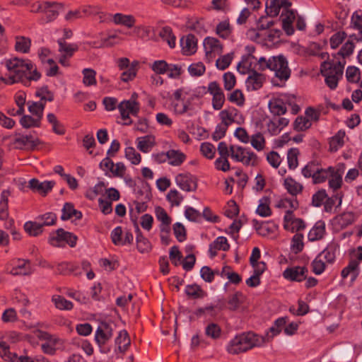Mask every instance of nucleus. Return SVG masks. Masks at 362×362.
Masks as SVG:
<instances>
[{
    "instance_id": "obj_59",
    "label": "nucleus",
    "mask_w": 362,
    "mask_h": 362,
    "mask_svg": "<svg viewBox=\"0 0 362 362\" xmlns=\"http://www.w3.org/2000/svg\"><path fill=\"white\" fill-rule=\"evenodd\" d=\"M354 47V43L351 40H348L343 45L340 50L337 52V54L340 55L343 58L349 57L353 54Z\"/></svg>"
},
{
    "instance_id": "obj_47",
    "label": "nucleus",
    "mask_w": 362,
    "mask_h": 362,
    "mask_svg": "<svg viewBox=\"0 0 362 362\" xmlns=\"http://www.w3.org/2000/svg\"><path fill=\"white\" fill-rule=\"evenodd\" d=\"M35 95L37 97L40 98V102H42V103H43V101H46V100L52 102L54 100V93L49 90L47 86H42L40 90H38L35 93Z\"/></svg>"
},
{
    "instance_id": "obj_58",
    "label": "nucleus",
    "mask_w": 362,
    "mask_h": 362,
    "mask_svg": "<svg viewBox=\"0 0 362 362\" xmlns=\"http://www.w3.org/2000/svg\"><path fill=\"white\" fill-rule=\"evenodd\" d=\"M167 199L171 203L172 206H180L183 197L176 189H170L166 196Z\"/></svg>"
},
{
    "instance_id": "obj_23",
    "label": "nucleus",
    "mask_w": 362,
    "mask_h": 362,
    "mask_svg": "<svg viewBox=\"0 0 362 362\" xmlns=\"http://www.w3.org/2000/svg\"><path fill=\"white\" fill-rule=\"evenodd\" d=\"M59 45V52H64L63 55L71 57L74 52L78 50V46L76 44H69L64 39L57 40Z\"/></svg>"
},
{
    "instance_id": "obj_50",
    "label": "nucleus",
    "mask_w": 362,
    "mask_h": 362,
    "mask_svg": "<svg viewBox=\"0 0 362 362\" xmlns=\"http://www.w3.org/2000/svg\"><path fill=\"white\" fill-rule=\"evenodd\" d=\"M251 144L257 151H262L265 146V139L263 135L258 132L252 135L251 138Z\"/></svg>"
},
{
    "instance_id": "obj_13",
    "label": "nucleus",
    "mask_w": 362,
    "mask_h": 362,
    "mask_svg": "<svg viewBox=\"0 0 362 362\" xmlns=\"http://www.w3.org/2000/svg\"><path fill=\"white\" fill-rule=\"evenodd\" d=\"M252 63L247 66V72L251 74L247 77L246 82L251 84L252 90H258L262 87L263 83L266 81L265 75L259 73L255 69H251Z\"/></svg>"
},
{
    "instance_id": "obj_21",
    "label": "nucleus",
    "mask_w": 362,
    "mask_h": 362,
    "mask_svg": "<svg viewBox=\"0 0 362 362\" xmlns=\"http://www.w3.org/2000/svg\"><path fill=\"white\" fill-rule=\"evenodd\" d=\"M269 108L270 112L276 116L284 115L287 108L282 99L276 98L271 100L269 103Z\"/></svg>"
},
{
    "instance_id": "obj_57",
    "label": "nucleus",
    "mask_w": 362,
    "mask_h": 362,
    "mask_svg": "<svg viewBox=\"0 0 362 362\" xmlns=\"http://www.w3.org/2000/svg\"><path fill=\"white\" fill-rule=\"evenodd\" d=\"M224 88L226 90H232L236 84V78L231 72H226L223 76Z\"/></svg>"
},
{
    "instance_id": "obj_38",
    "label": "nucleus",
    "mask_w": 362,
    "mask_h": 362,
    "mask_svg": "<svg viewBox=\"0 0 362 362\" xmlns=\"http://www.w3.org/2000/svg\"><path fill=\"white\" fill-rule=\"evenodd\" d=\"M216 33L220 37L226 39L231 33V28L228 21L220 22L216 28Z\"/></svg>"
},
{
    "instance_id": "obj_14",
    "label": "nucleus",
    "mask_w": 362,
    "mask_h": 362,
    "mask_svg": "<svg viewBox=\"0 0 362 362\" xmlns=\"http://www.w3.org/2000/svg\"><path fill=\"white\" fill-rule=\"evenodd\" d=\"M180 44L185 55H192L197 51V39L193 34H188L185 39L182 37L180 39Z\"/></svg>"
},
{
    "instance_id": "obj_40",
    "label": "nucleus",
    "mask_w": 362,
    "mask_h": 362,
    "mask_svg": "<svg viewBox=\"0 0 362 362\" xmlns=\"http://www.w3.org/2000/svg\"><path fill=\"white\" fill-rule=\"evenodd\" d=\"M233 57H234L233 52L221 56L216 62V67L218 69L222 70V71L226 69L230 66Z\"/></svg>"
},
{
    "instance_id": "obj_45",
    "label": "nucleus",
    "mask_w": 362,
    "mask_h": 362,
    "mask_svg": "<svg viewBox=\"0 0 362 362\" xmlns=\"http://www.w3.org/2000/svg\"><path fill=\"white\" fill-rule=\"evenodd\" d=\"M37 219L43 221L42 223H40L42 227L53 226L56 224L57 215L52 212H47L42 215L38 216Z\"/></svg>"
},
{
    "instance_id": "obj_29",
    "label": "nucleus",
    "mask_w": 362,
    "mask_h": 362,
    "mask_svg": "<svg viewBox=\"0 0 362 362\" xmlns=\"http://www.w3.org/2000/svg\"><path fill=\"white\" fill-rule=\"evenodd\" d=\"M159 36L167 42L170 47H175L176 37L170 26L163 27L159 33Z\"/></svg>"
},
{
    "instance_id": "obj_56",
    "label": "nucleus",
    "mask_w": 362,
    "mask_h": 362,
    "mask_svg": "<svg viewBox=\"0 0 362 362\" xmlns=\"http://www.w3.org/2000/svg\"><path fill=\"white\" fill-rule=\"evenodd\" d=\"M231 103H236L238 106H243L245 103V96L240 89L235 90L228 98Z\"/></svg>"
},
{
    "instance_id": "obj_6",
    "label": "nucleus",
    "mask_w": 362,
    "mask_h": 362,
    "mask_svg": "<svg viewBox=\"0 0 362 362\" xmlns=\"http://www.w3.org/2000/svg\"><path fill=\"white\" fill-rule=\"evenodd\" d=\"M113 336V329L111 325L105 321H101L95 334V341L100 348L104 346Z\"/></svg>"
},
{
    "instance_id": "obj_9",
    "label": "nucleus",
    "mask_w": 362,
    "mask_h": 362,
    "mask_svg": "<svg viewBox=\"0 0 362 362\" xmlns=\"http://www.w3.org/2000/svg\"><path fill=\"white\" fill-rule=\"evenodd\" d=\"M56 235H51L49 238V243L54 245V242L59 243L64 241L70 247H74L76 245L78 238L72 233L64 230L63 228H59L55 231Z\"/></svg>"
},
{
    "instance_id": "obj_60",
    "label": "nucleus",
    "mask_w": 362,
    "mask_h": 362,
    "mask_svg": "<svg viewBox=\"0 0 362 362\" xmlns=\"http://www.w3.org/2000/svg\"><path fill=\"white\" fill-rule=\"evenodd\" d=\"M201 277L206 281L211 283L214 279L215 274H218V271H213L209 267L204 266L200 271Z\"/></svg>"
},
{
    "instance_id": "obj_54",
    "label": "nucleus",
    "mask_w": 362,
    "mask_h": 362,
    "mask_svg": "<svg viewBox=\"0 0 362 362\" xmlns=\"http://www.w3.org/2000/svg\"><path fill=\"white\" fill-rule=\"evenodd\" d=\"M346 36L347 35L344 31H339L334 34L329 40L331 48L333 49H337Z\"/></svg>"
},
{
    "instance_id": "obj_20",
    "label": "nucleus",
    "mask_w": 362,
    "mask_h": 362,
    "mask_svg": "<svg viewBox=\"0 0 362 362\" xmlns=\"http://www.w3.org/2000/svg\"><path fill=\"white\" fill-rule=\"evenodd\" d=\"M113 22L117 25H122L131 28L134 27L136 19L132 15H124L117 13L113 16Z\"/></svg>"
},
{
    "instance_id": "obj_44",
    "label": "nucleus",
    "mask_w": 362,
    "mask_h": 362,
    "mask_svg": "<svg viewBox=\"0 0 362 362\" xmlns=\"http://www.w3.org/2000/svg\"><path fill=\"white\" fill-rule=\"evenodd\" d=\"M83 83L86 86L96 84V72L92 69H84L83 70Z\"/></svg>"
},
{
    "instance_id": "obj_52",
    "label": "nucleus",
    "mask_w": 362,
    "mask_h": 362,
    "mask_svg": "<svg viewBox=\"0 0 362 362\" xmlns=\"http://www.w3.org/2000/svg\"><path fill=\"white\" fill-rule=\"evenodd\" d=\"M359 262L356 259H351L349 264L344 267L341 275L343 279L346 278L350 274L354 273L355 272L359 271L358 269Z\"/></svg>"
},
{
    "instance_id": "obj_62",
    "label": "nucleus",
    "mask_w": 362,
    "mask_h": 362,
    "mask_svg": "<svg viewBox=\"0 0 362 362\" xmlns=\"http://www.w3.org/2000/svg\"><path fill=\"white\" fill-rule=\"evenodd\" d=\"M206 68L203 63L192 64L188 67V71L193 76H200L205 72Z\"/></svg>"
},
{
    "instance_id": "obj_27",
    "label": "nucleus",
    "mask_w": 362,
    "mask_h": 362,
    "mask_svg": "<svg viewBox=\"0 0 362 362\" xmlns=\"http://www.w3.org/2000/svg\"><path fill=\"white\" fill-rule=\"evenodd\" d=\"M185 293L189 298L194 299L202 298L206 296V292L197 284L187 285Z\"/></svg>"
},
{
    "instance_id": "obj_7",
    "label": "nucleus",
    "mask_w": 362,
    "mask_h": 362,
    "mask_svg": "<svg viewBox=\"0 0 362 362\" xmlns=\"http://www.w3.org/2000/svg\"><path fill=\"white\" fill-rule=\"evenodd\" d=\"M175 182L186 192H194L197 189V178L189 173L178 174L175 177Z\"/></svg>"
},
{
    "instance_id": "obj_11",
    "label": "nucleus",
    "mask_w": 362,
    "mask_h": 362,
    "mask_svg": "<svg viewBox=\"0 0 362 362\" xmlns=\"http://www.w3.org/2000/svg\"><path fill=\"white\" fill-rule=\"evenodd\" d=\"M11 264L14 267L8 272L13 276L17 275H30L31 272L30 262L28 259H16L11 261Z\"/></svg>"
},
{
    "instance_id": "obj_41",
    "label": "nucleus",
    "mask_w": 362,
    "mask_h": 362,
    "mask_svg": "<svg viewBox=\"0 0 362 362\" xmlns=\"http://www.w3.org/2000/svg\"><path fill=\"white\" fill-rule=\"evenodd\" d=\"M337 222L341 228H345L354 221V214L353 212H344L336 217Z\"/></svg>"
},
{
    "instance_id": "obj_35",
    "label": "nucleus",
    "mask_w": 362,
    "mask_h": 362,
    "mask_svg": "<svg viewBox=\"0 0 362 362\" xmlns=\"http://www.w3.org/2000/svg\"><path fill=\"white\" fill-rule=\"evenodd\" d=\"M345 136L344 132H338L329 141V151L335 152L338 150L339 147L344 145V137Z\"/></svg>"
},
{
    "instance_id": "obj_53",
    "label": "nucleus",
    "mask_w": 362,
    "mask_h": 362,
    "mask_svg": "<svg viewBox=\"0 0 362 362\" xmlns=\"http://www.w3.org/2000/svg\"><path fill=\"white\" fill-rule=\"evenodd\" d=\"M200 151L206 158L212 159L214 157L216 149L212 144L204 142L201 144Z\"/></svg>"
},
{
    "instance_id": "obj_19",
    "label": "nucleus",
    "mask_w": 362,
    "mask_h": 362,
    "mask_svg": "<svg viewBox=\"0 0 362 362\" xmlns=\"http://www.w3.org/2000/svg\"><path fill=\"white\" fill-rule=\"evenodd\" d=\"M139 142L137 148L143 153H148L156 144L155 136L153 135H146L138 138Z\"/></svg>"
},
{
    "instance_id": "obj_22",
    "label": "nucleus",
    "mask_w": 362,
    "mask_h": 362,
    "mask_svg": "<svg viewBox=\"0 0 362 362\" xmlns=\"http://www.w3.org/2000/svg\"><path fill=\"white\" fill-rule=\"evenodd\" d=\"M169 164L174 166L180 165L185 160L186 156L178 150H169L166 152Z\"/></svg>"
},
{
    "instance_id": "obj_28",
    "label": "nucleus",
    "mask_w": 362,
    "mask_h": 362,
    "mask_svg": "<svg viewBox=\"0 0 362 362\" xmlns=\"http://www.w3.org/2000/svg\"><path fill=\"white\" fill-rule=\"evenodd\" d=\"M284 185L288 192L293 196H296L303 190V185L296 182L292 177H287L284 180Z\"/></svg>"
},
{
    "instance_id": "obj_17",
    "label": "nucleus",
    "mask_w": 362,
    "mask_h": 362,
    "mask_svg": "<svg viewBox=\"0 0 362 362\" xmlns=\"http://www.w3.org/2000/svg\"><path fill=\"white\" fill-rule=\"evenodd\" d=\"M325 234V223L318 221L308 233V240L311 242L321 240Z\"/></svg>"
},
{
    "instance_id": "obj_24",
    "label": "nucleus",
    "mask_w": 362,
    "mask_h": 362,
    "mask_svg": "<svg viewBox=\"0 0 362 362\" xmlns=\"http://www.w3.org/2000/svg\"><path fill=\"white\" fill-rule=\"evenodd\" d=\"M25 231L30 236L37 237L43 232V227L40 223L36 221H27L24 224Z\"/></svg>"
},
{
    "instance_id": "obj_39",
    "label": "nucleus",
    "mask_w": 362,
    "mask_h": 362,
    "mask_svg": "<svg viewBox=\"0 0 362 362\" xmlns=\"http://www.w3.org/2000/svg\"><path fill=\"white\" fill-rule=\"evenodd\" d=\"M299 153V150L297 148H291L288 151V165L291 170H293L297 168L298 165V156Z\"/></svg>"
},
{
    "instance_id": "obj_25",
    "label": "nucleus",
    "mask_w": 362,
    "mask_h": 362,
    "mask_svg": "<svg viewBox=\"0 0 362 362\" xmlns=\"http://www.w3.org/2000/svg\"><path fill=\"white\" fill-rule=\"evenodd\" d=\"M31 46V40L29 37L24 36H16L15 49L16 52L28 53Z\"/></svg>"
},
{
    "instance_id": "obj_63",
    "label": "nucleus",
    "mask_w": 362,
    "mask_h": 362,
    "mask_svg": "<svg viewBox=\"0 0 362 362\" xmlns=\"http://www.w3.org/2000/svg\"><path fill=\"white\" fill-rule=\"evenodd\" d=\"M252 224L257 233L262 236H266L271 233V230L264 222H259L257 220L254 219Z\"/></svg>"
},
{
    "instance_id": "obj_4",
    "label": "nucleus",
    "mask_w": 362,
    "mask_h": 362,
    "mask_svg": "<svg viewBox=\"0 0 362 362\" xmlns=\"http://www.w3.org/2000/svg\"><path fill=\"white\" fill-rule=\"evenodd\" d=\"M6 66L8 71H13V74L21 78H25L27 72L32 70L33 64L31 62H26L22 59L14 57L6 60Z\"/></svg>"
},
{
    "instance_id": "obj_10",
    "label": "nucleus",
    "mask_w": 362,
    "mask_h": 362,
    "mask_svg": "<svg viewBox=\"0 0 362 362\" xmlns=\"http://www.w3.org/2000/svg\"><path fill=\"white\" fill-rule=\"evenodd\" d=\"M296 15L297 11L296 10H286V11L281 13L279 18L282 23V29L288 36L294 33L295 30L293 23L296 18Z\"/></svg>"
},
{
    "instance_id": "obj_49",
    "label": "nucleus",
    "mask_w": 362,
    "mask_h": 362,
    "mask_svg": "<svg viewBox=\"0 0 362 362\" xmlns=\"http://www.w3.org/2000/svg\"><path fill=\"white\" fill-rule=\"evenodd\" d=\"M173 232L177 240L182 243L187 238V231L185 226L181 223H175L173 225Z\"/></svg>"
},
{
    "instance_id": "obj_34",
    "label": "nucleus",
    "mask_w": 362,
    "mask_h": 362,
    "mask_svg": "<svg viewBox=\"0 0 362 362\" xmlns=\"http://www.w3.org/2000/svg\"><path fill=\"white\" fill-rule=\"evenodd\" d=\"M311 125V122L307 117L298 116L293 122V129L297 132H303L308 129Z\"/></svg>"
},
{
    "instance_id": "obj_51",
    "label": "nucleus",
    "mask_w": 362,
    "mask_h": 362,
    "mask_svg": "<svg viewBox=\"0 0 362 362\" xmlns=\"http://www.w3.org/2000/svg\"><path fill=\"white\" fill-rule=\"evenodd\" d=\"M303 239V235L301 233H296V235H293L292 238L291 247L294 251L295 254H298L303 250L304 247Z\"/></svg>"
},
{
    "instance_id": "obj_43",
    "label": "nucleus",
    "mask_w": 362,
    "mask_h": 362,
    "mask_svg": "<svg viewBox=\"0 0 362 362\" xmlns=\"http://www.w3.org/2000/svg\"><path fill=\"white\" fill-rule=\"evenodd\" d=\"M342 174L343 171L338 169V173H334L332 175L329 180V186L334 190H337L341 187L342 185Z\"/></svg>"
},
{
    "instance_id": "obj_3",
    "label": "nucleus",
    "mask_w": 362,
    "mask_h": 362,
    "mask_svg": "<svg viewBox=\"0 0 362 362\" xmlns=\"http://www.w3.org/2000/svg\"><path fill=\"white\" fill-rule=\"evenodd\" d=\"M269 69L275 71V76L280 80L287 81L291 75V69L288 68V62L285 57L279 55L269 59L264 66H259V71Z\"/></svg>"
},
{
    "instance_id": "obj_48",
    "label": "nucleus",
    "mask_w": 362,
    "mask_h": 362,
    "mask_svg": "<svg viewBox=\"0 0 362 362\" xmlns=\"http://www.w3.org/2000/svg\"><path fill=\"white\" fill-rule=\"evenodd\" d=\"M124 153L125 157L129 160L133 165H138L141 162V155L136 152L134 148L132 146L127 147Z\"/></svg>"
},
{
    "instance_id": "obj_8",
    "label": "nucleus",
    "mask_w": 362,
    "mask_h": 362,
    "mask_svg": "<svg viewBox=\"0 0 362 362\" xmlns=\"http://www.w3.org/2000/svg\"><path fill=\"white\" fill-rule=\"evenodd\" d=\"M308 274L306 267L295 266L286 268L283 272V276L291 281L301 282L307 279Z\"/></svg>"
},
{
    "instance_id": "obj_37",
    "label": "nucleus",
    "mask_w": 362,
    "mask_h": 362,
    "mask_svg": "<svg viewBox=\"0 0 362 362\" xmlns=\"http://www.w3.org/2000/svg\"><path fill=\"white\" fill-rule=\"evenodd\" d=\"M78 266L71 262H62L57 264V274L68 275L71 272H75L78 269Z\"/></svg>"
},
{
    "instance_id": "obj_42",
    "label": "nucleus",
    "mask_w": 362,
    "mask_h": 362,
    "mask_svg": "<svg viewBox=\"0 0 362 362\" xmlns=\"http://www.w3.org/2000/svg\"><path fill=\"white\" fill-rule=\"evenodd\" d=\"M52 300L57 308L60 310H71L73 303L61 296H53Z\"/></svg>"
},
{
    "instance_id": "obj_2",
    "label": "nucleus",
    "mask_w": 362,
    "mask_h": 362,
    "mask_svg": "<svg viewBox=\"0 0 362 362\" xmlns=\"http://www.w3.org/2000/svg\"><path fill=\"white\" fill-rule=\"evenodd\" d=\"M345 64V61L334 63L333 60H325L322 62L320 73L325 76V83L331 90L337 87L339 80L342 78Z\"/></svg>"
},
{
    "instance_id": "obj_1",
    "label": "nucleus",
    "mask_w": 362,
    "mask_h": 362,
    "mask_svg": "<svg viewBox=\"0 0 362 362\" xmlns=\"http://www.w3.org/2000/svg\"><path fill=\"white\" fill-rule=\"evenodd\" d=\"M269 332L272 333L271 335L267 332L265 336L262 337L251 332L237 335L229 342L227 351L230 354H238L246 352L255 346H260L279 334L281 332V329L274 325L269 328Z\"/></svg>"
},
{
    "instance_id": "obj_31",
    "label": "nucleus",
    "mask_w": 362,
    "mask_h": 362,
    "mask_svg": "<svg viewBox=\"0 0 362 362\" xmlns=\"http://www.w3.org/2000/svg\"><path fill=\"white\" fill-rule=\"evenodd\" d=\"M122 107L124 110V112H128L129 115H132L133 116H137L139 110H140V105L139 102H132L130 103L129 100H123L117 106Z\"/></svg>"
},
{
    "instance_id": "obj_18",
    "label": "nucleus",
    "mask_w": 362,
    "mask_h": 362,
    "mask_svg": "<svg viewBox=\"0 0 362 362\" xmlns=\"http://www.w3.org/2000/svg\"><path fill=\"white\" fill-rule=\"evenodd\" d=\"M204 46L206 51V56L211 54L213 52L218 51L221 53L223 51V45L219 40L212 37H207L204 39Z\"/></svg>"
},
{
    "instance_id": "obj_33",
    "label": "nucleus",
    "mask_w": 362,
    "mask_h": 362,
    "mask_svg": "<svg viewBox=\"0 0 362 362\" xmlns=\"http://www.w3.org/2000/svg\"><path fill=\"white\" fill-rule=\"evenodd\" d=\"M222 329L221 327L214 322L209 323L205 329V334L213 339H218L221 337Z\"/></svg>"
},
{
    "instance_id": "obj_36",
    "label": "nucleus",
    "mask_w": 362,
    "mask_h": 362,
    "mask_svg": "<svg viewBox=\"0 0 362 362\" xmlns=\"http://www.w3.org/2000/svg\"><path fill=\"white\" fill-rule=\"evenodd\" d=\"M155 214L157 219L161 221L160 226H166L168 227V226H170L172 219L163 208L160 206H156Z\"/></svg>"
},
{
    "instance_id": "obj_64",
    "label": "nucleus",
    "mask_w": 362,
    "mask_h": 362,
    "mask_svg": "<svg viewBox=\"0 0 362 362\" xmlns=\"http://www.w3.org/2000/svg\"><path fill=\"white\" fill-rule=\"evenodd\" d=\"M38 121H35V118L31 115H23L20 119L21 125L25 129H30L31 127H37L38 126Z\"/></svg>"
},
{
    "instance_id": "obj_26",
    "label": "nucleus",
    "mask_w": 362,
    "mask_h": 362,
    "mask_svg": "<svg viewBox=\"0 0 362 362\" xmlns=\"http://www.w3.org/2000/svg\"><path fill=\"white\" fill-rule=\"evenodd\" d=\"M115 344L118 346L120 352H125L130 345V339L126 330L120 331L115 339Z\"/></svg>"
},
{
    "instance_id": "obj_16",
    "label": "nucleus",
    "mask_w": 362,
    "mask_h": 362,
    "mask_svg": "<svg viewBox=\"0 0 362 362\" xmlns=\"http://www.w3.org/2000/svg\"><path fill=\"white\" fill-rule=\"evenodd\" d=\"M75 216L76 220H81L83 217L82 212L74 209V206L71 202H66L62 209L61 219L66 221Z\"/></svg>"
},
{
    "instance_id": "obj_12",
    "label": "nucleus",
    "mask_w": 362,
    "mask_h": 362,
    "mask_svg": "<svg viewBox=\"0 0 362 362\" xmlns=\"http://www.w3.org/2000/svg\"><path fill=\"white\" fill-rule=\"evenodd\" d=\"M54 185V181H45L43 182H40L37 179L33 178L29 181L28 187L33 191L45 196L48 192L52 189Z\"/></svg>"
},
{
    "instance_id": "obj_55",
    "label": "nucleus",
    "mask_w": 362,
    "mask_h": 362,
    "mask_svg": "<svg viewBox=\"0 0 362 362\" xmlns=\"http://www.w3.org/2000/svg\"><path fill=\"white\" fill-rule=\"evenodd\" d=\"M151 69L157 74H164L168 70L169 64L165 60H158L153 63Z\"/></svg>"
},
{
    "instance_id": "obj_5",
    "label": "nucleus",
    "mask_w": 362,
    "mask_h": 362,
    "mask_svg": "<svg viewBox=\"0 0 362 362\" xmlns=\"http://www.w3.org/2000/svg\"><path fill=\"white\" fill-rule=\"evenodd\" d=\"M292 2L290 0H267L265 11L269 17H276L279 16L281 8L282 12L286 10H291Z\"/></svg>"
},
{
    "instance_id": "obj_32",
    "label": "nucleus",
    "mask_w": 362,
    "mask_h": 362,
    "mask_svg": "<svg viewBox=\"0 0 362 362\" xmlns=\"http://www.w3.org/2000/svg\"><path fill=\"white\" fill-rule=\"evenodd\" d=\"M138 66L139 62L137 61H134L129 69L122 73L120 76L121 80L124 82L132 81L136 76Z\"/></svg>"
},
{
    "instance_id": "obj_15",
    "label": "nucleus",
    "mask_w": 362,
    "mask_h": 362,
    "mask_svg": "<svg viewBox=\"0 0 362 362\" xmlns=\"http://www.w3.org/2000/svg\"><path fill=\"white\" fill-rule=\"evenodd\" d=\"M44 12L47 13V22L52 21L59 15L60 9H63V4L57 2L43 1Z\"/></svg>"
},
{
    "instance_id": "obj_46",
    "label": "nucleus",
    "mask_w": 362,
    "mask_h": 362,
    "mask_svg": "<svg viewBox=\"0 0 362 362\" xmlns=\"http://www.w3.org/2000/svg\"><path fill=\"white\" fill-rule=\"evenodd\" d=\"M136 248L141 253H148L152 249L151 242L144 235L141 238H136Z\"/></svg>"
},
{
    "instance_id": "obj_30",
    "label": "nucleus",
    "mask_w": 362,
    "mask_h": 362,
    "mask_svg": "<svg viewBox=\"0 0 362 362\" xmlns=\"http://www.w3.org/2000/svg\"><path fill=\"white\" fill-rule=\"evenodd\" d=\"M270 199L268 197H263L256 210V213L262 217H267L272 215V209L269 207Z\"/></svg>"
},
{
    "instance_id": "obj_61",
    "label": "nucleus",
    "mask_w": 362,
    "mask_h": 362,
    "mask_svg": "<svg viewBox=\"0 0 362 362\" xmlns=\"http://www.w3.org/2000/svg\"><path fill=\"white\" fill-rule=\"evenodd\" d=\"M186 218L192 222H198L202 216V214L193 207L187 206L185 211Z\"/></svg>"
}]
</instances>
